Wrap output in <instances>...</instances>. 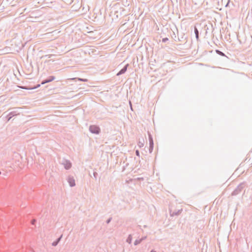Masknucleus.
I'll return each instance as SVG.
<instances>
[{
    "label": "nucleus",
    "mask_w": 252,
    "mask_h": 252,
    "mask_svg": "<svg viewBox=\"0 0 252 252\" xmlns=\"http://www.w3.org/2000/svg\"><path fill=\"white\" fill-rule=\"evenodd\" d=\"M31 252H33L32 251H31Z\"/></svg>",
    "instance_id": "473e14b6"
},
{
    "label": "nucleus",
    "mask_w": 252,
    "mask_h": 252,
    "mask_svg": "<svg viewBox=\"0 0 252 252\" xmlns=\"http://www.w3.org/2000/svg\"><path fill=\"white\" fill-rule=\"evenodd\" d=\"M194 33L195 34L196 38L198 40L199 39V31L195 26L194 27Z\"/></svg>",
    "instance_id": "9d476101"
},
{
    "label": "nucleus",
    "mask_w": 252,
    "mask_h": 252,
    "mask_svg": "<svg viewBox=\"0 0 252 252\" xmlns=\"http://www.w3.org/2000/svg\"><path fill=\"white\" fill-rule=\"evenodd\" d=\"M143 145H144L143 143H142V142H139V146L140 147L143 146Z\"/></svg>",
    "instance_id": "b1692460"
},
{
    "label": "nucleus",
    "mask_w": 252,
    "mask_h": 252,
    "mask_svg": "<svg viewBox=\"0 0 252 252\" xmlns=\"http://www.w3.org/2000/svg\"><path fill=\"white\" fill-rule=\"evenodd\" d=\"M146 238H147V236H144V237H142L140 239V240H141V241L142 242L143 240H145Z\"/></svg>",
    "instance_id": "412c9836"
},
{
    "label": "nucleus",
    "mask_w": 252,
    "mask_h": 252,
    "mask_svg": "<svg viewBox=\"0 0 252 252\" xmlns=\"http://www.w3.org/2000/svg\"><path fill=\"white\" fill-rule=\"evenodd\" d=\"M19 112L18 111V108H15V110L10 112L8 114L12 116V117L19 114Z\"/></svg>",
    "instance_id": "6e6552de"
},
{
    "label": "nucleus",
    "mask_w": 252,
    "mask_h": 252,
    "mask_svg": "<svg viewBox=\"0 0 252 252\" xmlns=\"http://www.w3.org/2000/svg\"><path fill=\"white\" fill-rule=\"evenodd\" d=\"M245 183H242L240 184L232 192L231 195L234 196L239 194L242 191V189L245 188Z\"/></svg>",
    "instance_id": "f257e3e1"
},
{
    "label": "nucleus",
    "mask_w": 252,
    "mask_h": 252,
    "mask_svg": "<svg viewBox=\"0 0 252 252\" xmlns=\"http://www.w3.org/2000/svg\"><path fill=\"white\" fill-rule=\"evenodd\" d=\"M62 236H63V235H61V236L59 238H58L56 241H54L52 243V246H56L59 244L60 241H61V239L62 238Z\"/></svg>",
    "instance_id": "1a4fd4ad"
},
{
    "label": "nucleus",
    "mask_w": 252,
    "mask_h": 252,
    "mask_svg": "<svg viewBox=\"0 0 252 252\" xmlns=\"http://www.w3.org/2000/svg\"><path fill=\"white\" fill-rule=\"evenodd\" d=\"M71 80H76L78 79V80L82 82H87L88 79H83V78H73L71 79Z\"/></svg>",
    "instance_id": "4468645a"
},
{
    "label": "nucleus",
    "mask_w": 252,
    "mask_h": 252,
    "mask_svg": "<svg viewBox=\"0 0 252 252\" xmlns=\"http://www.w3.org/2000/svg\"><path fill=\"white\" fill-rule=\"evenodd\" d=\"M182 211V209L179 210L178 211H172L170 209V215L171 216L179 215Z\"/></svg>",
    "instance_id": "0eeeda50"
},
{
    "label": "nucleus",
    "mask_w": 252,
    "mask_h": 252,
    "mask_svg": "<svg viewBox=\"0 0 252 252\" xmlns=\"http://www.w3.org/2000/svg\"><path fill=\"white\" fill-rule=\"evenodd\" d=\"M168 40V38L167 37L163 38L162 39V42H166Z\"/></svg>",
    "instance_id": "a211bd4d"
},
{
    "label": "nucleus",
    "mask_w": 252,
    "mask_h": 252,
    "mask_svg": "<svg viewBox=\"0 0 252 252\" xmlns=\"http://www.w3.org/2000/svg\"><path fill=\"white\" fill-rule=\"evenodd\" d=\"M154 148V141L152 140L150 143L149 151L150 153H152Z\"/></svg>",
    "instance_id": "9b49d317"
},
{
    "label": "nucleus",
    "mask_w": 252,
    "mask_h": 252,
    "mask_svg": "<svg viewBox=\"0 0 252 252\" xmlns=\"http://www.w3.org/2000/svg\"><path fill=\"white\" fill-rule=\"evenodd\" d=\"M173 36H175V38H176V36H175V33L173 32Z\"/></svg>",
    "instance_id": "c85d7f7f"
},
{
    "label": "nucleus",
    "mask_w": 252,
    "mask_h": 252,
    "mask_svg": "<svg viewBox=\"0 0 252 252\" xmlns=\"http://www.w3.org/2000/svg\"><path fill=\"white\" fill-rule=\"evenodd\" d=\"M135 154H136V155L137 156H138V157H139V156H140V153H139V151L138 150H136V151H135Z\"/></svg>",
    "instance_id": "aec40b11"
},
{
    "label": "nucleus",
    "mask_w": 252,
    "mask_h": 252,
    "mask_svg": "<svg viewBox=\"0 0 252 252\" xmlns=\"http://www.w3.org/2000/svg\"><path fill=\"white\" fill-rule=\"evenodd\" d=\"M112 218H109L106 220V223L108 224L111 220Z\"/></svg>",
    "instance_id": "5701e85b"
},
{
    "label": "nucleus",
    "mask_w": 252,
    "mask_h": 252,
    "mask_svg": "<svg viewBox=\"0 0 252 252\" xmlns=\"http://www.w3.org/2000/svg\"><path fill=\"white\" fill-rule=\"evenodd\" d=\"M216 52L220 56H224V57H226L225 56V55L222 52H221V51L219 50H216Z\"/></svg>",
    "instance_id": "ddd939ff"
},
{
    "label": "nucleus",
    "mask_w": 252,
    "mask_h": 252,
    "mask_svg": "<svg viewBox=\"0 0 252 252\" xmlns=\"http://www.w3.org/2000/svg\"><path fill=\"white\" fill-rule=\"evenodd\" d=\"M55 79V77L54 76H50L47 79L43 80L41 82V84H45V83H47L53 81Z\"/></svg>",
    "instance_id": "423d86ee"
},
{
    "label": "nucleus",
    "mask_w": 252,
    "mask_h": 252,
    "mask_svg": "<svg viewBox=\"0 0 252 252\" xmlns=\"http://www.w3.org/2000/svg\"><path fill=\"white\" fill-rule=\"evenodd\" d=\"M229 2H230V0H229L228 1V2H227L226 4L225 5V6H226V7H227V6L229 5Z\"/></svg>",
    "instance_id": "a878e982"
},
{
    "label": "nucleus",
    "mask_w": 252,
    "mask_h": 252,
    "mask_svg": "<svg viewBox=\"0 0 252 252\" xmlns=\"http://www.w3.org/2000/svg\"><path fill=\"white\" fill-rule=\"evenodd\" d=\"M67 181L71 187H73L75 186V181L73 176L69 175L67 178Z\"/></svg>",
    "instance_id": "7ed1b4c3"
},
{
    "label": "nucleus",
    "mask_w": 252,
    "mask_h": 252,
    "mask_svg": "<svg viewBox=\"0 0 252 252\" xmlns=\"http://www.w3.org/2000/svg\"><path fill=\"white\" fill-rule=\"evenodd\" d=\"M140 243H141V241L140 239H136L134 241V245L135 246H136V245H138V244H139Z\"/></svg>",
    "instance_id": "2eb2a0df"
},
{
    "label": "nucleus",
    "mask_w": 252,
    "mask_h": 252,
    "mask_svg": "<svg viewBox=\"0 0 252 252\" xmlns=\"http://www.w3.org/2000/svg\"><path fill=\"white\" fill-rule=\"evenodd\" d=\"M36 222V220L33 219L32 220V221H31V223L32 224V225H34L35 224V223Z\"/></svg>",
    "instance_id": "4be33fe9"
},
{
    "label": "nucleus",
    "mask_w": 252,
    "mask_h": 252,
    "mask_svg": "<svg viewBox=\"0 0 252 252\" xmlns=\"http://www.w3.org/2000/svg\"><path fill=\"white\" fill-rule=\"evenodd\" d=\"M132 235L131 234H129L128 235L127 238L126 239V242L127 243H128V244H130L132 241Z\"/></svg>",
    "instance_id": "f8f14e48"
},
{
    "label": "nucleus",
    "mask_w": 252,
    "mask_h": 252,
    "mask_svg": "<svg viewBox=\"0 0 252 252\" xmlns=\"http://www.w3.org/2000/svg\"><path fill=\"white\" fill-rule=\"evenodd\" d=\"M62 164L63 165L64 168L66 170L69 169L72 166L71 163L68 160H63V161Z\"/></svg>",
    "instance_id": "20e7f679"
},
{
    "label": "nucleus",
    "mask_w": 252,
    "mask_h": 252,
    "mask_svg": "<svg viewBox=\"0 0 252 252\" xmlns=\"http://www.w3.org/2000/svg\"><path fill=\"white\" fill-rule=\"evenodd\" d=\"M172 38L175 40V41H177V40L175 38H173V36H172Z\"/></svg>",
    "instance_id": "7c9ffc66"
},
{
    "label": "nucleus",
    "mask_w": 252,
    "mask_h": 252,
    "mask_svg": "<svg viewBox=\"0 0 252 252\" xmlns=\"http://www.w3.org/2000/svg\"><path fill=\"white\" fill-rule=\"evenodd\" d=\"M149 142L150 143L151 142V141L152 140H153V138L152 137V135H151V134L149 133Z\"/></svg>",
    "instance_id": "6ab92c4d"
},
{
    "label": "nucleus",
    "mask_w": 252,
    "mask_h": 252,
    "mask_svg": "<svg viewBox=\"0 0 252 252\" xmlns=\"http://www.w3.org/2000/svg\"><path fill=\"white\" fill-rule=\"evenodd\" d=\"M128 66V64H126V65H125V66L117 73V75L119 76L125 73L127 70Z\"/></svg>",
    "instance_id": "39448f33"
},
{
    "label": "nucleus",
    "mask_w": 252,
    "mask_h": 252,
    "mask_svg": "<svg viewBox=\"0 0 252 252\" xmlns=\"http://www.w3.org/2000/svg\"><path fill=\"white\" fill-rule=\"evenodd\" d=\"M97 175H98V174H97V172H94L93 173L94 177V178H95V180H96V178H97Z\"/></svg>",
    "instance_id": "f3484780"
},
{
    "label": "nucleus",
    "mask_w": 252,
    "mask_h": 252,
    "mask_svg": "<svg viewBox=\"0 0 252 252\" xmlns=\"http://www.w3.org/2000/svg\"><path fill=\"white\" fill-rule=\"evenodd\" d=\"M114 15H115L116 16H119L118 15V11H115Z\"/></svg>",
    "instance_id": "393cba45"
},
{
    "label": "nucleus",
    "mask_w": 252,
    "mask_h": 252,
    "mask_svg": "<svg viewBox=\"0 0 252 252\" xmlns=\"http://www.w3.org/2000/svg\"><path fill=\"white\" fill-rule=\"evenodd\" d=\"M40 86V84H38V85H37V86H36V87H35L34 88V89L37 88H38Z\"/></svg>",
    "instance_id": "bb28decb"
},
{
    "label": "nucleus",
    "mask_w": 252,
    "mask_h": 252,
    "mask_svg": "<svg viewBox=\"0 0 252 252\" xmlns=\"http://www.w3.org/2000/svg\"><path fill=\"white\" fill-rule=\"evenodd\" d=\"M150 252H156V251H155L154 250H152Z\"/></svg>",
    "instance_id": "c756f323"
},
{
    "label": "nucleus",
    "mask_w": 252,
    "mask_h": 252,
    "mask_svg": "<svg viewBox=\"0 0 252 252\" xmlns=\"http://www.w3.org/2000/svg\"><path fill=\"white\" fill-rule=\"evenodd\" d=\"M12 118V116H10L9 114L7 115L6 116V119L7 121H9Z\"/></svg>",
    "instance_id": "dca6fc26"
},
{
    "label": "nucleus",
    "mask_w": 252,
    "mask_h": 252,
    "mask_svg": "<svg viewBox=\"0 0 252 252\" xmlns=\"http://www.w3.org/2000/svg\"><path fill=\"white\" fill-rule=\"evenodd\" d=\"M173 36H175V38H176V36H175V33L173 32Z\"/></svg>",
    "instance_id": "cd10ccee"
},
{
    "label": "nucleus",
    "mask_w": 252,
    "mask_h": 252,
    "mask_svg": "<svg viewBox=\"0 0 252 252\" xmlns=\"http://www.w3.org/2000/svg\"><path fill=\"white\" fill-rule=\"evenodd\" d=\"M178 41H180V39L179 38H178Z\"/></svg>",
    "instance_id": "2f4dec72"
},
{
    "label": "nucleus",
    "mask_w": 252,
    "mask_h": 252,
    "mask_svg": "<svg viewBox=\"0 0 252 252\" xmlns=\"http://www.w3.org/2000/svg\"><path fill=\"white\" fill-rule=\"evenodd\" d=\"M89 130L91 133L96 134H99L100 131V128L95 125L90 126L89 127Z\"/></svg>",
    "instance_id": "f03ea898"
}]
</instances>
